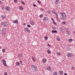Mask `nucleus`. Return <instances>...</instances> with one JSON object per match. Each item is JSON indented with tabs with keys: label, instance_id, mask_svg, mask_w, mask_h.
I'll use <instances>...</instances> for the list:
<instances>
[{
	"label": "nucleus",
	"instance_id": "5701e85b",
	"mask_svg": "<svg viewBox=\"0 0 75 75\" xmlns=\"http://www.w3.org/2000/svg\"><path fill=\"white\" fill-rule=\"evenodd\" d=\"M47 52L48 53V54H50V53H51V52L50 50H48L47 51Z\"/></svg>",
	"mask_w": 75,
	"mask_h": 75
},
{
	"label": "nucleus",
	"instance_id": "bb28decb",
	"mask_svg": "<svg viewBox=\"0 0 75 75\" xmlns=\"http://www.w3.org/2000/svg\"><path fill=\"white\" fill-rule=\"evenodd\" d=\"M56 0L55 2H56V4H57V3H58V2H59V0Z\"/></svg>",
	"mask_w": 75,
	"mask_h": 75
},
{
	"label": "nucleus",
	"instance_id": "864d4df0",
	"mask_svg": "<svg viewBox=\"0 0 75 75\" xmlns=\"http://www.w3.org/2000/svg\"><path fill=\"white\" fill-rule=\"evenodd\" d=\"M73 34H74V33H75V32H73Z\"/></svg>",
	"mask_w": 75,
	"mask_h": 75
},
{
	"label": "nucleus",
	"instance_id": "cd10ccee",
	"mask_svg": "<svg viewBox=\"0 0 75 75\" xmlns=\"http://www.w3.org/2000/svg\"><path fill=\"white\" fill-rule=\"evenodd\" d=\"M45 39L47 40L48 39V37L47 36H45Z\"/></svg>",
	"mask_w": 75,
	"mask_h": 75
},
{
	"label": "nucleus",
	"instance_id": "6e6d98bb",
	"mask_svg": "<svg viewBox=\"0 0 75 75\" xmlns=\"http://www.w3.org/2000/svg\"><path fill=\"white\" fill-rule=\"evenodd\" d=\"M1 48V46H0V49Z\"/></svg>",
	"mask_w": 75,
	"mask_h": 75
},
{
	"label": "nucleus",
	"instance_id": "a211bd4d",
	"mask_svg": "<svg viewBox=\"0 0 75 75\" xmlns=\"http://www.w3.org/2000/svg\"><path fill=\"white\" fill-rule=\"evenodd\" d=\"M52 33H57V30H52Z\"/></svg>",
	"mask_w": 75,
	"mask_h": 75
},
{
	"label": "nucleus",
	"instance_id": "f704fd0d",
	"mask_svg": "<svg viewBox=\"0 0 75 75\" xmlns=\"http://www.w3.org/2000/svg\"><path fill=\"white\" fill-rule=\"evenodd\" d=\"M62 23L63 25H65V24H66V23L65 22H63Z\"/></svg>",
	"mask_w": 75,
	"mask_h": 75
},
{
	"label": "nucleus",
	"instance_id": "79ce46f5",
	"mask_svg": "<svg viewBox=\"0 0 75 75\" xmlns=\"http://www.w3.org/2000/svg\"><path fill=\"white\" fill-rule=\"evenodd\" d=\"M33 6H34V7H37V6H36V5L34 4L33 5Z\"/></svg>",
	"mask_w": 75,
	"mask_h": 75
},
{
	"label": "nucleus",
	"instance_id": "58836bf2",
	"mask_svg": "<svg viewBox=\"0 0 75 75\" xmlns=\"http://www.w3.org/2000/svg\"><path fill=\"white\" fill-rule=\"evenodd\" d=\"M4 75H8L7 74V72H5L4 73Z\"/></svg>",
	"mask_w": 75,
	"mask_h": 75
},
{
	"label": "nucleus",
	"instance_id": "7c9ffc66",
	"mask_svg": "<svg viewBox=\"0 0 75 75\" xmlns=\"http://www.w3.org/2000/svg\"><path fill=\"white\" fill-rule=\"evenodd\" d=\"M57 54L58 55H61V53L59 52H57Z\"/></svg>",
	"mask_w": 75,
	"mask_h": 75
},
{
	"label": "nucleus",
	"instance_id": "c9c22d12",
	"mask_svg": "<svg viewBox=\"0 0 75 75\" xmlns=\"http://www.w3.org/2000/svg\"><path fill=\"white\" fill-rule=\"evenodd\" d=\"M22 3L23 4V5H25V3L23 2V1H22Z\"/></svg>",
	"mask_w": 75,
	"mask_h": 75
},
{
	"label": "nucleus",
	"instance_id": "aec40b11",
	"mask_svg": "<svg viewBox=\"0 0 75 75\" xmlns=\"http://www.w3.org/2000/svg\"><path fill=\"white\" fill-rule=\"evenodd\" d=\"M37 2L38 3H39V5H41V1H40L39 0H37Z\"/></svg>",
	"mask_w": 75,
	"mask_h": 75
},
{
	"label": "nucleus",
	"instance_id": "b1692460",
	"mask_svg": "<svg viewBox=\"0 0 75 75\" xmlns=\"http://www.w3.org/2000/svg\"><path fill=\"white\" fill-rule=\"evenodd\" d=\"M39 17L40 18H42V17H43V15L42 14H41L40 15Z\"/></svg>",
	"mask_w": 75,
	"mask_h": 75
},
{
	"label": "nucleus",
	"instance_id": "6e6552de",
	"mask_svg": "<svg viewBox=\"0 0 75 75\" xmlns=\"http://www.w3.org/2000/svg\"><path fill=\"white\" fill-rule=\"evenodd\" d=\"M5 10H6V11H10L11 9L8 6H5Z\"/></svg>",
	"mask_w": 75,
	"mask_h": 75
},
{
	"label": "nucleus",
	"instance_id": "de8ad7c7",
	"mask_svg": "<svg viewBox=\"0 0 75 75\" xmlns=\"http://www.w3.org/2000/svg\"><path fill=\"white\" fill-rule=\"evenodd\" d=\"M51 19H52V20H53V22H54V21H54V19H53V18H51Z\"/></svg>",
	"mask_w": 75,
	"mask_h": 75
},
{
	"label": "nucleus",
	"instance_id": "09e8293b",
	"mask_svg": "<svg viewBox=\"0 0 75 75\" xmlns=\"http://www.w3.org/2000/svg\"><path fill=\"white\" fill-rule=\"evenodd\" d=\"M64 75H67V74L65 73L64 74Z\"/></svg>",
	"mask_w": 75,
	"mask_h": 75
},
{
	"label": "nucleus",
	"instance_id": "49530a36",
	"mask_svg": "<svg viewBox=\"0 0 75 75\" xmlns=\"http://www.w3.org/2000/svg\"><path fill=\"white\" fill-rule=\"evenodd\" d=\"M2 3V2L1 1H0V4H1Z\"/></svg>",
	"mask_w": 75,
	"mask_h": 75
},
{
	"label": "nucleus",
	"instance_id": "dca6fc26",
	"mask_svg": "<svg viewBox=\"0 0 75 75\" xmlns=\"http://www.w3.org/2000/svg\"><path fill=\"white\" fill-rule=\"evenodd\" d=\"M1 17L2 19H4L5 18H6V17H5V16L4 15H2L1 16Z\"/></svg>",
	"mask_w": 75,
	"mask_h": 75
},
{
	"label": "nucleus",
	"instance_id": "f3484780",
	"mask_svg": "<svg viewBox=\"0 0 75 75\" xmlns=\"http://www.w3.org/2000/svg\"><path fill=\"white\" fill-rule=\"evenodd\" d=\"M59 73L60 75H62L64 73V72L62 71H59Z\"/></svg>",
	"mask_w": 75,
	"mask_h": 75
},
{
	"label": "nucleus",
	"instance_id": "f257e3e1",
	"mask_svg": "<svg viewBox=\"0 0 75 75\" xmlns=\"http://www.w3.org/2000/svg\"><path fill=\"white\" fill-rule=\"evenodd\" d=\"M59 17L61 20H65L67 18V16L65 13L61 12L59 14Z\"/></svg>",
	"mask_w": 75,
	"mask_h": 75
},
{
	"label": "nucleus",
	"instance_id": "4be33fe9",
	"mask_svg": "<svg viewBox=\"0 0 75 75\" xmlns=\"http://www.w3.org/2000/svg\"><path fill=\"white\" fill-rule=\"evenodd\" d=\"M16 64L17 66L20 65V63L19 62H17L16 63Z\"/></svg>",
	"mask_w": 75,
	"mask_h": 75
},
{
	"label": "nucleus",
	"instance_id": "3c124183",
	"mask_svg": "<svg viewBox=\"0 0 75 75\" xmlns=\"http://www.w3.org/2000/svg\"><path fill=\"white\" fill-rule=\"evenodd\" d=\"M66 31H67V32H69V30H68H68H66Z\"/></svg>",
	"mask_w": 75,
	"mask_h": 75
},
{
	"label": "nucleus",
	"instance_id": "a19ab883",
	"mask_svg": "<svg viewBox=\"0 0 75 75\" xmlns=\"http://www.w3.org/2000/svg\"><path fill=\"white\" fill-rule=\"evenodd\" d=\"M53 24H54V25H56L57 23H56L55 22V21L54 22H53Z\"/></svg>",
	"mask_w": 75,
	"mask_h": 75
},
{
	"label": "nucleus",
	"instance_id": "c85d7f7f",
	"mask_svg": "<svg viewBox=\"0 0 75 75\" xmlns=\"http://www.w3.org/2000/svg\"><path fill=\"white\" fill-rule=\"evenodd\" d=\"M27 26L28 28H30L31 27V25H28Z\"/></svg>",
	"mask_w": 75,
	"mask_h": 75
},
{
	"label": "nucleus",
	"instance_id": "7ed1b4c3",
	"mask_svg": "<svg viewBox=\"0 0 75 75\" xmlns=\"http://www.w3.org/2000/svg\"><path fill=\"white\" fill-rule=\"evenodd\" d=\"M6 29L5 28H3L2 30H1V32L2 33V35L4 36L6 35Z\"/></svg>",
	"mask_w": 75,
	"mask_h": 75
},
{
	"label": "nucleus",
	"instance_id": "9b49d317",
	"mask_svg": "<svg viewBox=\"0 0 75 75\" xmlns=\"http://www.w3.org/2000/svg\"><path fill=\"white\" fill-rule=\"evenodd\" d=\"M30 24L32 25H35V23H34L33 21H30Z\"/></svg>",
	"mask_w": 75,
	"mask_h": 75
},
{
	"label": "nucleus",
	"instance_id": "5fc2aeb1",
	"mask_svg": "<svg viewBox=\"0 0 75 75\" xmlns=\"http://www.w3.org/2000/svg\"><path fill=\"white\" fill-rule=\"evenodd\" d=\"M1 0L2 1H4V0Z\"/></svg>",
	"mask_w": 75,
	"mask_h": 75
},
{
	"label": "nucleus",
	"instance_id": "473e14b6",
	"mask_svg": "<svg viewBox=\"0 0 75 75\" xmlns=\"http://www.w3.org/2000/svg\"><path fill=\"white\" fill-rule=\"evenodd\" d=\"M18 0H14V1L15 3H18V1H17Z\"/></svg>",
	"mask_w": 75,
	"mask_h": 75
},
{
	"label": "nucleus",
	"instance_id": "6ab92c4d",
	"mask_svg": "<svg viewBox=\"0 0 75 75\" xmlns=\"http://www.w3.org/2000/svg\"><path fill=\"white\" fill-rule=\"evenodd\" d=\"M19 9L21 10H23V7L22 6H20L19 7Z\"/></svg>",
	"mask_w": 75,
	"mask_h": 75
},
{
	"label": "nucleus",
	"instance_id": "e433bc0d",
	"mask_svg": "<svg viewBox=\"0 0 75 75\" xmlns=\"http://www.w3.org/2000/svg\"><path fill=\"white\" fill-rule=\"evenodd\" d=\"M47 46H48V47H51V45L49 44V43H47Z\"/></svg>",
	"mask_w": 75,
	"mask_h": 75
},
{
	"label": "nucleus",
	"instance_id": "2f4dec72",
	"mask_svg": "<svg viewBox=\"0 0 75 75\" xmlns=\"http://www.w3.org/2000/svg\"><path fill=\"white\" fill-rule=\"evenodd\" d=\"M57 41H59V40H60V38H57Z\"/></svg>",
	"mask_w": 75,
	"mask_h": 75
},
{
	"label": "nucleus",
	"instance_id": "412c9836",
	"mask_svg": "<svg viewBox=\"0 0 75 75\" xmlns=\"http://www.w3.org/2000/svg\"><path fill=\"white\" fill-rule=\"evenodd\" d=\"M57 72H54L53 74V75H57Z\"/></svg>",
	"mask_w": 75,
	"mask_h": 75
},
{
	"label": "nucleus",
	"instance_id": "a18cd8bd",
	"mask_svg": "<svg viewBox=\"0 0 75 75\" xmlns=\"http://www.w3.org/2000/svg\"><path fill=\"white\" fill-rule=\"evenodd\" d=\"M19 62H20V63H21V64H22V62H23L21 61H20Z\"/></svg>",
	"mask_w": 75,
	"mask_h": 75
},
{
	"label": "nucleus",
	"instance_id": "20e7f679",
	"mask_svg": "<svg viewBox=\"0 0 75 75\" xmlns=\"http://www.w3.org/2000/svg\"><path fill=\"white\" fill-rule=\"evenodd\" d=\"M2 24L3 25L4 27H7V25H8L6 21H4L2 22Z\"/></svg>",
	"mask_w": 75,
	"mask_h": 75
},
{
	"label": "nucleus",
	"instance_id": "f03ea898",
	"mask_svg": "<svg viewBox=\"0 0 75 75\" xmlns=\"http://www.w3.org/2000/svg\"><path fill=\"white\" fill-rule=\"evenodd\" d=\"M32 69L34 72L38 71V68L35 65H32L31 66Z\"/></svg>",
	"mask_w": 75,
	"mask_h": 75
},
{
	"label": "nucleus",
	"instance_id": "c03bdc74",
	"mask_svg": "<svg viewBox=\"0 0 75 75\" xmlns=\"http://www.w3.org/2000/svg\"><path fill=\"white\" fill-rule=\"evenodd\" d=\"M65 30H68V28H65Z\"/></svg>",
	"mask_w": 75,
	"mask_h": 75
},
{
	"label": "nucleus",
	"instance_id": "9d476101",
	"mask_svg": "<svg viewBox=\"0 0 75 75\" xmlns=\"http://www.w3.org/2000/svg\"><path fill=\"white\" fill-rule=\"evenodd\" d=\"M46 68H47V70H48V71H50V72H51V68L50 67L47 66L46 67Z\"/></svg>",
	"mask_w": 75,
	"mask_h": 75
},
{
	"label": "nucleus",
	"instance_id": "39448f33",
	"mask_svg": "<svg viewBox=\"0 0 75 75\" xmlns=\"http://www.w3.org/2000/svg\"><path fill=\"white\" fill-rule=\"evenodd\" d=\"M52 11V13H53V14H55L56 17L58 18V14L56 13V11L55 10H53Z\"/></svg>",
	"mask_w": 75,
	"mask_h": 75
},
{
	"label": "nucleus",
	"instance_id": "423d86ee",
	"mask_svg": "<svg viewBox=\"0 0 75 75\" xmlns=\"http://www.w3.org/2000/svg\"><path fill=\"white\" fill-rule=\"evenodd\" d=\"M73 55V54L71 53H69L67 54L68 57H72Z\"/></svg>",
	"mask_w": 75,
	"mask_h": 75
},
{
	"label": "nucleus",
	"instance_id": "a878e982",
	"mask_svg": "<svg viewBox=\"0 0 75 75\" xmlns=\"http://www.w3.org/2000/svg\"><path fill=\"white\" fill-rule=\"evenodd\" d=\"M32 58L33 60V61H34V62H35V59L34 58H33V57H32Z\"/></svg>",
	"mask_w": 75,
	"mask_h": 75
},
{
	"label": "nucleus",
	"instance_id": "393cba45",
	"mask_svg": "<svg viewBox=\"0 0 75 75\" xmlns=\"http://www.w3.org/2000/svg\"><path fill=\"white\" fill-rule=\"evenodd\" d=\"M73 41V40H72L71 39H69V42H71V41Z\"/></svg>",
	"mask_w": 75,
	"mask_h": 75
},
{
	"label": "nucleus",
	"instance_id": "4d7b16f0",
	"mask_svg": "<svg viewBox=\"0 0 75 75\" xmlns=\"http://www.w3.org/2000/svg\"><path fill=\"white\" fill-rule=\"evenodd\" d=\"M71 10V9H70Z\"/></svg>",
	"mask_w": 75,
	"mask_h": 75
},
{
	"label": "nucleus",
	"instance_id": "8fccbe9b",
	"mask_svg": "<svg viewBox=\"0 0 75 75\" xmlns=\"http://www.w3.org/2000/svg\"><path fill=\"white\" fill-rule=\"evenodd\" d=\"M1 58H2V57H1V56H0V59H1Z\"/></svg>",
	"mask_w": 75,
	"mask_h": 75
},
{
	"label": "nucleus",
	"instance_id": "72a5a7b5",
	"mask_svg": "<svg viewBox=\"0 0 75 75\" xmlns=\"http://www.w3.org/2000/svg\"><path fill=\"white\" fill-rule=\"evenodd\" d=\"M71 69V70H74V67H72Z\"/></svg>",
	"mask_w": 75,
	"mask_h": 75
},
{
	"label": "nucleus",
	"instance_id": "1a4fd4ad",
	"mask_svg": "<svg viewBox=\"0 0 75 75\" xmlns=\"http://www.w3.org/2000/svg\"><path fill=\"white\" fill-rule=\"evenodd\" d=\"M24 30H25V31L26 32H28V33H30V29L28 28H24Z\"/></svg>",
	"mask_w": 75,
	"mask_h": 75
},
{
	"label": "nucleus",
	"instance_id": "4c0bfd02",
	"mask_svg": "<svg viewBox=\"0 0 75 75\" xmlns=\"http://www.w3.org/2000/svg\"><path fill=\"white\" fill-rule=\"evenodd\" d=\"M67 34H68V35H70V34H71V33H69V32H67Z\"/></svg>",
	"mask_w": 75,
	"mask_h": 75
},
{
	"label": "nucleus",
	"instance_id": "c756f323",
	"mask_svg": "<svg viewBox=\"0 0 75 75\" xmlns=\"http://www.w3.org/2000/svg\"><path fill=\"white\" fill-rule=\"evenodd\" d=\"M2 52H5V49H2Z\"/></svg>",
	"mask_w": 75,
	"mask_h": 75
},
{
	"label": "nucleus",
	"instance_id": "37998d69",
	"mask_svg": "<svg viewBox=\"0 0 75 75\" xmlns=\"http://www.w3.org/2000/svg\"><path fill=\"white\" fill-rule=\"evenodd\" d=\"M58 18L57 17L56 18H57V20L58 21H59L58 20Z\"/></svg>",
	"mask_w": 75,
	"mask_h": 75
},
{
	"label": "nucleus",
	"instance_id": "ea45409f",
	"mask_svg": "<svg viewBox=\"0 0 75 75\" xmlns=\"http://www.w3.org/2000/svg\"><path fill=\"white\" fill-rule=\"evenodd\" d=\"M47 13H50L51 12L50 11H47Z\"/></svg>",
	"mask_w": 75,
	"mask_h": 75
},
{
	"label": "nucleus",
	"instance_id": "2eb2a0df",
	"mask_svg": "<svg viewBox=\"0 0 75 75\" xmlns=\"http://www.w3.org/2000/svg\"><path fill=\"white\" fill-rule=\"evenodd\" d=\"M18 57L20 58H21L23 57V55L21 54H18Z\"/></svg>",
	"mask_w": 75,
	"mask_h": 75
},
{
	"label": "nucleus",
	"instance_id": "0eeeda50",
	"mask_svg": "<svg viewBox=\"0 0 75 75\" xmlns=\"http://www.w3.org/2000/svg\"><path fill=\"white\" fill-rule=\"evenodd\" d=\"M3 62V65L5 67H7V65L6 64V61L5 59H3L2 60Z\"/></svg>",
	"mask_w": 75,
	"mask_h": 75
},
{
	"label": "nucleus",
	"instance_id": "4468645a",
	"mask_svg": "<svg viewBox=\"0 0 75 75\" xmlns=\"http://www.w3.org/2000/svg\"><path fill=\"white\" fill-rule=\"evenodd\" d=\"M42 61L44 63H45L47 62V59L45 58H43L42 59Z\"/></svg>",
	"mask_w": 75,
	"mask_h": 75
},
{
	"label": "nucleus",
	"instance_id": "f8f14e48",
	"mask_svg": "<svg viewBox=\"0 0 75 75\" xmlns=\"http://www.w3.org/2000/svg\"><path fill=\"white\" fill-rule=\"evenodd\" d=\"M13 23H15L18 24V20H16L15 21H12Z\"/></svg>",
	"mask_w": 75,
	"mask_h": 75
},
{
	"label": "nucleus",
	"instance_id": "603ef678",
	"mask_svg": "<svg viewBox=\"0 0 75 75\" xmlns=\"http://www.w3.org/2000/svg\"><path fill=\"white\" fill-rule=\"evenodd\" d=\"M25 24H26L25 23H24L23 24L24 25H25Z\"/></svg>",
	"mask_w": 75,
	"mask_h": 75
},
{
	"label": "nucleus",
	"instance_id": "ddd939ff",
	"mask_svg": "<svg viewBox=\"0 0 75 75\" xmlns=\"http://www.w3.org/2000/svg\"><path fill=\"white\" fill-rule=\"evenodd\" d=\"M48 20H49V19L47 17H45L43 19V20L46 21H48Z\"/></svg>",
	"mask_w": 75,
	"mask_h": 75
}]
</instances>
